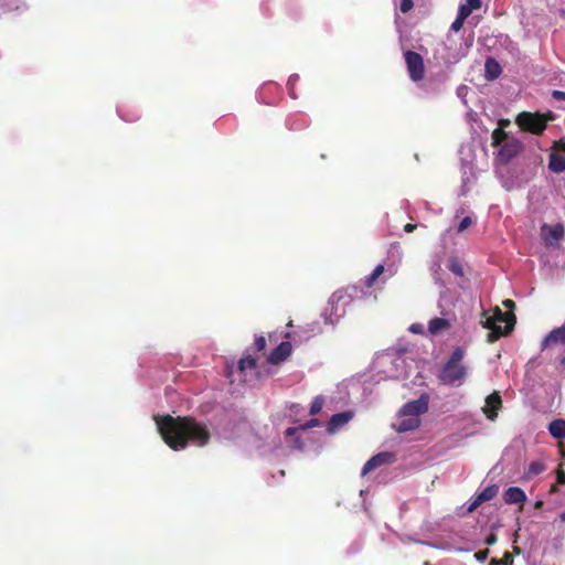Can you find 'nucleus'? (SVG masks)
<instances>
[{
	"label": "nucleus",
	"mask_w": 565,
	"mask_h": 565,
	"mask_svg": "<svg viewBox=\"0 0 565 565\" xmlns=\"http://www.w3.org/2000/svg\"><path fill=\"white\" fill-rule=\"evenodd\" d=\"M158 430L163 441L178 451L189 445L203 447L207 445L211 433L207 426L191 416H154Z\"/></svg>",
	"instance_id": "f257e3e1"
},
{
	"label": "nucleus",
	"mask_w": 565,
	"mask_h": 565,
	"mask_svg": "<svg viewBox=\"0 0 565 565\" xmlns=\"http://www.w3.org/2000/svg\"><path fill=\"white\" fill-rule=\"evenodd\" d=\"M465 351L457 347L439 371V382L447 386H460L467 377V367L462 364Z\"/></svg>",
	"instance_id": "f03ea898"
},
{
	"label": "nucleus",
	"mask_w": 565,
	"mask_h": 565,
	"mask_svg": "<svg viewBox=\"0 0 565 565\" xmlns=\"http://www.w3.org/2000/svg\"><path fill=\"white\" fill-rule=\"evenodd\" d=\"M555 118L553 111L546 114L522 111L516 116L515 122L521 130L540 136L546 129L547 124L555 120Z\"/></svg>",
	"instance_id": "7ed1b4c3"
},
{
	"label": "nucleus",
	"mask_w": 565,
	"mask_h": 565,
	"mask_svg": "<svg viewBox=\"0 0 565 565\" xmlns=\"http://www.w3.org/2000/svg\"><path fill=\"white\" fill-rule=\"evenodd\" d=\"M516 318L513 312H503L499 307H495L493 315L488 317L484 321V328L491 330L494 339L510 333L515 324Z\"/></svg>",
	"instance_id": "20e7f679"
},
{
	"label": "nucleus",
	"mask_w": 565,
	"mask_h": 565,
	"mask_svg": "<svg viewBox=\"0 0 565 565\" xmlns=\"http://www.w3.org/2000/svg\"><path fill=\"white\" fill-rule=\"evenodd\" d=\"M407 72L412 81L419 82L425 75V65L422 55L414 51L404 53Z\"/></svg>",
	"instance_id": "39448f33"
},
{
	"label": "nucleus",
	"mask_w": 565,
	"mask_h": 565,
	"mask_svg": "<svg viewBox=\"0 0 565 565\" xmlns=\"http://www.w3.org/2000/svg\"><path fill=\"white\" fill-rule=\"evenodd\" d=\"M548 169L554 173H562L565 171V140L559 139L553 142Z\"/></svg>",
	"instance_id": "423d86ee"
},
{
	"label": "nucleus",
	"mask_w": 565,
	"mask_h": 565,
	"mask_svg": "<svg viewBox=\"0 0 565 565\" xmlns=\"http://www.w3.org/2000/svg\"><path fill=\"white\" fill-rule=\"evenodd\" d=\"M429 396L427 394L420 395L418 399L409 401L403 405L398 412V417H417L428 411Z\"/></svg>",
	"instance_id": "0eeeda50"
},
{
	"label": "nucleus",
	"mask_w": 565,
	"mask_h": 565,
	"mask_svg": "<svg viewBox=\"0 0 565 565\" xmlns=\"http://www.w3.org/2000/svg\"><path fill=\"white\" fill-rule=\"evenodd\" d=\"M541 235L547 246L557 244L565 235V227L562 223L555 225L543 224Z\"/></svg>",
	"instance_id": "6e6552de"
},
{
	"label": "nucleus",
	"mask_w": 565,
	"mask_h": 565,
	"mask_svg": "<svg viewBox=\"0 0 565 565\" xmlns=\"http://www.w3.org/2000/svg\"><path fill=\"white\" fill-rule=\"evenodd\" d=\"M396 460V456L393 452L390 451H383L379 452L377 455L373 456L371 459H369L365 465L362 468V476H365L373 471L374 469L391 465Z\"/></svg>",
	"instance_id": "1a4fd4ad"
},
{
	"label": "nucleus",
	"mask_w": 565,
	"mask_h": 565,
	"mask_svg": "<svg viewBox=\"0 0 565 565\" xmlns=\"http://www.w3.org/2000/svg\"><path fill=\"white\" fill-rule=\"evenodd\" d=\"M522 148L523 146L519 140H507L499 150L500 161L504 163L509 162L521 152Z\"/></svg>",
	"instance_id": "9d476101"
},
{
	"label": "nucleus",
	"mask_w": 565,
	"mask_h": 565,
	"mask_svg": "<svg viewBox=\"0 0 565 565\" xmlns=\"http://www.w3.org/2000/svg\"><path fill=\"white\" fill-rule=\"evenodd\" d=\"M502 406V398L499 392H493L486 398V405L482 407V412L486 417L490 420H494L498 417V411Z\"/></svg>",
	"instance_id": "9b49d317"
},
{
	"label": "nucleus",
	"mask_w": 565,
	"mask_h": 565,
	"mask_svg": "<svg viewBox=\"0 0 565 565\" xmlns=\"http://www.w3.org/2000/svg\"><path fill=\"white\" fill-rule=\"evenodd\" d=\"M291 351L290 342L284 341L270 352L268 361L271 364H279L291 354Z\"/></svg>",
	"instance_id": "f8f14e48"
},
{
	"label": "nucleus",
	"mask_w": 565,
	"mask_h": 565,
	"mask_svg": "<svg viewBox=\"0 0 565 565\" xmlns=\"http://www.w3.org/2000/svg\"><path fill=\"white\" fill-rule=\"evenodd\" d=\"M352 417H353L352 412H342V413L332 415L328 422V426H327L328 433H330V434L334 433L338 428L348 424L352 419Z\"/></svg>",
	"instance_id": "ddd939ff"
},
{
	"label": "nucleus",
	"mask_w": 565,
	"mask_h": 565,
	"mask_svg": "<svg viewBox=\"0 0 565 565\" xmlns=\"http://www.w3.org/2000/svg\"><path fill=\"white\" fill-rule=\"evenodd\" d=\"M550 344H565V323L558 328L553 329L543 340L542 349L547 348Z\"/></svg>",
	"instance_id": "4468645a"
},
{
	"label": "nucleus",
	"mask_w": 565,
	"mask_h": 565,
	"mask_svg": "<svg viewBox=\"0 0 565 565\" xmlns=\"http://www.w3.org/2000/svg\"><path fill=\"white\" fill-rule=\"evenodd\" d=\"M507 504H522L526 500L525 492L519 487H510L503 493Z\"/></svg>",
	"instance_id": "2eb2a0df"
},
{
	"label": "nucleus",
	"mask_w": 565,
	"mask_h": 565,
	"mask_svg": "<svg viewBox=\"0 0 565 565\" xmlns=\"http://www.w3.org/2000/svg\"><path fill=\"white\" fill-rule=\"evenodd\" d=\"M420 425V418L417 417H398V422L393 425L396 431L406 433L415 430Z\"/></svg>",
	"instance_id": "dca6fc26"
},
{
	"label": "nucleus",
	"mask_w": 565,
	"mask_h": 565,
	"mask_svg": "<svg viewBox=\"0 0 565 565\" xmlns=\"http://www.w3.org/2000/svg\"><path fill=\"white\" fill-rule=\"evenodd\" d=\"M484 72L487 79L493 81L500 76L502 68L493 57H488L484 64Z\"/></svg>",
	"instance_id": "f3484780"
},
{
	"label": "nucleus",
	"mask_w": 565,
	"mask_h": 565,
	"mask_svg": "<svg viewBox=\"0 0 565 565\" xmlns=\"http://www.w3.org/2000/svg\"><path fill=\"white\" fill-rule=\"evenodd\" d=\"M450 321L445 318H434L428 323V331L431 334H438L450 328Z\"/></svg>",
	"instance_id": "a211bd4d"
},
{
	"label": "nucleus",
	"mask_w": 565,
	"mask_h": 565,
	"mask_svg": "<svg viewBox=\"0 0 565 565\" xmlns=\"http://www.w3.org/2000/svg\"><path fill=\"white\" fill-rule=\"evenodd\" d=\"M550 434L556 439L565 438V420L564 419H554L548 425Z\"/></svg>",
	"instance_id": "6ab92c4d"
},
{
	"label": "nucleus",
	"mask_w": 565,
	"mask_h": 565,
	"mask_svg": "<svg viewBox=\"0 0 565 565\" xmlns=\"http://www.w3.org/2000/svg\"><path fill=\"white\" fill-rule=\"evenodd\" d=\"M481 4V0H467L466 3L459 7L458 14L467 19L473 10H479Z\"/></svg>",
	"instance_id": "aec40b11"
},
{
	"label": "nucleus",
	"mask_w": 565,
	"mask_h": 565,
	"mask_svg": "<svg viewBox=\"0 0 565 565\" xmlns=\"http://www.w3.org/2000/svg\"><path fill=\"white\" fill-rule=\"evenodd\" d=\"M447 267L456 276H458V277L463 276V266L458 257H456V256L450 257L448 260Z\"/></svg>",
	"instance_id": "412c9836"
},
{
	"label": "nucleus",
	"mask_w": 565,
	"mask_h": 565,
	"mask_svg": "<svg viewBox=\"0 0 565 565\" xmlns=\"http://www.w3.org/2000/svg\"><path fill=\"white\" fill-rule=\"evenodd\" d=\"M257 365V359L252 355H245L238 361V369L241 372L253 370Z\"/></svg>",
	"instance_id": "4be33fe9"
},
{
	"label": "nucleus",
	"mask_w": 565,
	"mask_h": 565,
	"mask_svg": "<svg viewBox=\"0 0 565 565\" xmlns=\"http://www.w3.org/2000/svg\"><path fill=\"white\" fill-rule=\"evenodd\" d=\"M498 491H499L498 486L491 484V486H488L487 488H484L477 495L479 497V500H481L482 502H486V501L493 499L497 495Z\"/></svg>",
	"instance_id": "5701e85b"
},
{
	"label": "nucleus",
	"mask_w": 565,
	"mask_h": 565,
	"mask_svg": "<svg viewBox=\"0 0 565 565\" xmlns=\"http://www.w3.org/2000/svg\"><path fill=\"white\" fill-rule=\"evenodd\" d=\"M385 271V268L383 265H377L373 271L367 276L365 277V286L366 287H372L375 282V280L381 276L383 275Z\"/></svg>",
	"instance_id": "b1692460"
},
{
	"label": "nucleus",
	"mask_w": 565,
	"mask_h": 565,
	"mask_svg": "<svg viewBox=\"0 0 565 565\" xmlns=\"http://www.w3.org/2000/svg\"><path fill=\"white\" fill-rule=\"evenodd\" d=\"M349 303V297L345 295H337L334 294L332 297V308H334L335 313L338 312L340 307H344Z\"/></svg>",
	"instance_id": "393cba45"
},
{
	"label": "nucleus",
	"mask_w": 565,
	"mask_h": 565,
	"mask_svg": "<svg viewBox=\"0 0 565 565\" xmlns=\"http://www.w3.org/2000/svg\"><path fill=\"white\" fill-rule=\"evenodd\" d=\"M491 138H492V146L498 147L505 140L507 134L502 128H495L492 132Z\"/></svg>",
	"instance_id": "a878e982"
},
{
	"label": "nucleus",
	"mask_w": 565,
	"mask_h": 565,
	"mask_svg": "<svg viewBox=\"0 0 565 565\" xmlns=\"http://www.w3.org/2000/svg\"><path fill=\"white\" fill-rule=\"evenodd\" d=\"M513 556L510 552H505L501 558H492L489 565H512Z\"/></svg>",
	"instance_id": "bb28decb"
},
{
	"label": "nucleus",
	"mask_w": 565,
	"mask_h": 565,
	"mask_svg": "<svg viewBox=\"0 0 565 565\" xmlns=\"http://www.w3.org/2000/svg\"><path fill=\"white\" fill-rule=\"evenodd\" d=\"M324 404V399L322 396H316L310 405V415H317L321 412Z\"/></svg>",
	"instance_id": "cd10ccee"
},
{
	"label": "nucleus",
	"mask_w": 565,
	"mask_h": 565,
	"mask_svg": "<svg viewBox=\"0 0 565 565\" xmlns=\"http://www.w3.org/2000/svg\"><path fill=\"white\" fill-rule=\"evenodd\" d=\"M544 471V465L539 461H533L529 465L527 475L537 476Z\"/></svg>",
	"instance_id": "c85d7f7f"
},
{
	"label": "nucleus",
	"mask_w": 565,
	"mask_h": 565,
	"mask_svg": "<svg viewBox=\"0 0 565 565\" xmlns=\"http://www.w3.org/2000/svg\"><path fill=\"white\" fill-rule=\"evenodd\" d=\"M466 21V18H463L462 15L460 14H457V18L456 20L451 23V26L450 29L454 31V32H458L461 30L463 23Z\"/></svg>",
	"instance_id": "c756f323"
},
{
	"label": "nucleus",
	"mask_w": 565,
	"mask_h": 565,
	"mask_svg": "<svg viewBox=\"0 0 565 565\" xmlns=\"http://www.w3.org/2000/svg\"><path fill=\"white\" fill-rule=\"evenodd\" d=\"M255 348L257 351H263L266 348V339L263 335H258L255 338Z\"/></svg>",
	"instance_id": "7c9ffc66"
},
{
	"label": "nucleus",
	"mask_w": 565,
	"mask_h": 565,
	"mask_svg": "<svg viewBox=\"0 0 565 565\" xmlns=\"http://www.w3.org/2000/svg\"><path fill=\"white\" fill-rule=\"evenodd\" d=\"M414 7L413 0H401V11L403 13L409 12Z\"/></svg>",
	"instance_id": "2f4dec72"
},
{
	"label": "nucleus",
	"mask_w": 565,
	"mask_h": 565,
	"mask_svg": "<svg viewBox=\"0 0 565 565\" xmlns=\"http://www.w3.org/2000/svg\"><path fill=\"white\" fill-rule=\"evenodd\" d=\"M472 223V220L471 217L469 216H465L460 223H459V226H458V232H463L466 228H468Z\"/></svg>",
	"instance_id": "473e14b6"
},
{
	"label": "nucleus",
	"mask_w": 565,
	"mask_h": 565,
	"mask_svg": "<svg viewBox=\"0 0 565 565\" xmlns=\"http://www.w3.org/2000/svg\"><path fill=\"white\" fill-rule=\"evenodd\" d=\"M319 425H320L319 419L312 418V419L308 420L307 423H305L303 425H301L299 428L302 430H307V429L317 427Z\"/></svg>",
	"instance_id": "72a5a7b5"
},
{
	"label": "nucleus",
	"mask_w": 565,
	"mask_h": 565,
	"mask_svg": "<svg viewBox=\"0 0 565 565\" xmlns=\"http://www.w3.org/2000/svg\"><path fill=\"white\" fill-rule=\"evenodd\" d=\"M489 553H490V552H489V550H488V548H484V550H481V551L477 552V553L475 554V557H476L479 562H484V561L488 558Z\"/></svg>",
	"instance_id": "f704fd0d"
},
{
	"label": "nucleus",
	"mask_w": 565,
	"mask_h": 565,
	"mask_svg": "<svg viewBox=\"0 0 565 565\" xmlns=\"http://www.w3.org/2000/svg\"><path fill=\"white\" fill-rule=\"evenodd\" d=\"M556 480L559 484H565V471L559 466L556 471Z\"/></svg>",
	"instance_id": "c9c22d12"
},
{
	"label": "nucleus",
	"mask_w": 565,
	"mask_h": 565,
	"mask_svg": "<svg viewBox=\"0 0 565 565\" xmlns=\"http://www.w3.org/2000/svg\"><path fill=\"white\" fill-rule=\"evenodd\" d=\"M483 502L481 500H479V497L477 495L473 501L470 503V505L468 507V511L469 512H472L475 510L478 509V507H480Z\"/></svg>",
	"instance_id": "e433bc0d"
},
{
	"label": "nucleus",
	"mask_w": 565,
	"mask_h": 565,
	"mask_svg": "<svg viewBox=\"0 0 565 565\" xmlns=\"http://www.w3.org/2000/svg\"><path fill=\"white\" fill-rule=\"evenodd\" d=\"M552 97L557 100H565V92L563 90H553Z\"/></svg>",
	"instance_id": "4c0bfd02"
},
{
	"label": "nucleus",
	"mask_w": 565,
	"mask_h": 565,
	"mask_svg": "<svg viewBox=\"0 0 565 565\" xmlns=\"http://www.w3.org/2000/svg\"><path fill=\"white\" fill-rule=\"evenodd\" d=\"M497 542V535L494 533H490L486 540H484V543L487 545H493L494 543Z\"/></svg>",
	"instance_id": "58836bf2"
},
{
	"label": "nucleus",
	"mask_w": 565,
	"mask_h": 565,
	"mask_svg": "<svg viewBox=\"0 0 565 565\" xmlns=\"http://www.w3.org/2000/svg\"><path fill=\"white\" fill-rule=\"evenodd\" d=\"M503 306H505L507 308H509L510 310H512L514 307H515V303L513 300L511 299H507L503 301Z\"/></svg>",
	"instance_id": "ea45409f"
},
{
	"label": "nucleus",
	"mask_w": 565,
	"mask_h": 565,
	"mask_svg": "<svg viewBox=\"0 0 565 565\" xmlns=\"http://www.w3.org/2000/svg\"><path fill=\"white\" fill-rule=\"evenodd\" d=\"M415 228H416V225L412 224V223L406 224L404 227L405 232H407V233L413 232Z\"/></svg>",
	"instance_id": "a19ab883"
},
{
	"label": "nucleus",
	"mask_w": 565,
	"mask_h": 565,
	"mask_svg": "<svg viewBox=\"0 0 565 565\" xmlns=\"http://www.w3.org/2000/svg\"><path fill=\"white\" fill-rule=\"evenodd\" d=\"M296 430H297V428H295V427H289V428H287V430H286V435L291 436V435H294V434L296 433Z\"/></svg>",
	"instance_id": "79ce46f5"
},
{
	"label": "nucleus",
	"mask_w": 565,
	"mask_h": 565,
	"mask_svg": "<svg viewBox=\"0 0 565 565\" xmlns=\"http://www.w3.org/2000/svg\"><path fill=\"white\" fill-rule=\"evenodd\" d=\"M543 507V501L542 500H537L535 503H534V508L535 509H541Z\"/></svg>",
	"instance_id": "37998d69"
},
{
	"label": "nucleus",
	"mask_w": 565,
	"mask_h": 565,
	"mask_svg": "<svg viewBox=\"0 0 565 565\" xmlns=\"http://www.w3.org/2000/svg\"><path fill=\"white\" fill-rule=\"evenodd\" d=\"M550 492H552V493L557 492V486H556V484H553V486L551 487Z\"/></svg>",
	"instance_id": "c03bdc74"
},
{
	"label": "nucleus",
	"mask_w": 565,
	"mask_h": 565,
	"mask_svg": "<svg viewBox=\"0 0 565 565\" xmlns=\"http://www.w3.org/2000/svg\"><path fill=\"white\" fill-rule=\"evenodd\" d=\"M559 520L565 522V511L559 514Z\"/></svg>",
	"instance_id": "a18cd8bd"
},
{
	"label": "nucleus",
	"mask_w": 565,
	"mask_h": 565,
	"mask_svg": "<svg viewBox=\"0 0 565 565\" xmlns=\"http://www.w3.org/2000/svg\"><path fill=\"white\" fill-rule=\"evenodd\" d=\"M559 363L565 367V355L559 359Z\"/></svg>",
	"instance_id": "49530a36"
},
{
	"label": "nucleus",
	"mask_w": 565,
	"mask_h": 565,
	"mask_svg": "<svg viewBox=\"0 0 565 565\" xmlns=\"http://www.w3.org/2000/svg\"><path fill=\"white\" fill-rule=\"evenodd\" d=\"M425 565H430V563L429 562H425Z\"/></svg>",
	"instance_id": "de8ad7c7"
}]
</instances>
